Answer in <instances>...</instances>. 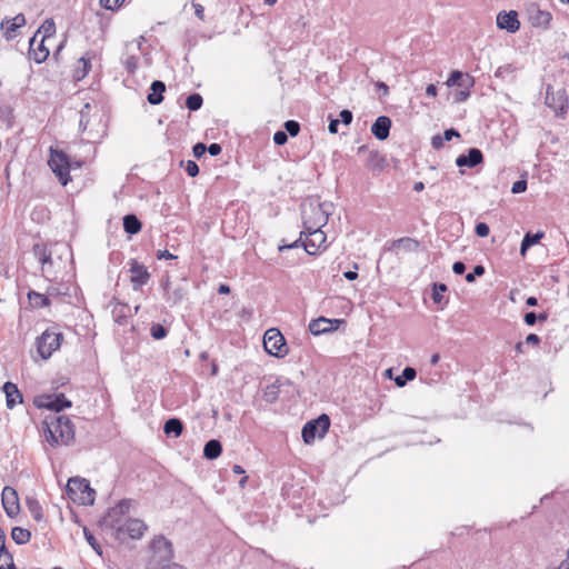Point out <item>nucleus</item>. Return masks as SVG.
<instances>
[{"instance_id": "obj_20", "label": "nucleus", "mask_w": 569, "mask_h": 569, "mask_svg": "<svg viewBox=\"0 0 569 569\" xmlns=\"http://www.w3.org/2000/svg\"><path fill=\"white\" fill-rule=\"evenodd\" d=\"M391 120L386 116H380L371 126V132L378 140H386L389 137Z\"/></svg>"}, {"instance_id": "obj_10", "label": "nucleus", "mask_w": 569, "mask_h": 569, "mask_svg": "<svg viewBox=\"0 0 569 569\" xmlns=\"http://www.w3.org/2000/svg\"><path fill=\"white\" fill-rule=\"evenodd\" d=\"M34 405L38 408H44L54 411L57 415L61 410L71 407V402L63 393L56 395H41L34 399Z\"/></svg>"}, {"instance_id": "obj_11", "label": "nucleus", "mask_w": 569, "mask_h": 569, "mask_svg": "<svg viewBox=\"0 0 569 569\" xmlns=\"http://www.w3.org/2000/svg\"><path fill=\"white\" fill-rule=\"evenodd\" d=\"M54 43H50L44 39L38 38V36H33L30 40L29 46V57L37 63L44 62L49 54L50 49Z\"/></svg>"}, {"instance_id": "obj_57", "label": "nucleus", "mask_w": 569, "mask_h": 569, "mask_svg": "<svg viewBox=\"0 0 569 569\" xmlns=\"http://www.w3.org/2000/svg\"><path fill=\"white\" fill-rule=\"evenodd\" d=\"M338 124H339V120L338 119H333L330 121L329 123V131L330 133H337L338 132Z\"/></svg>"}, {"instance_id": "obj_48", "label": "nucleus", "mask_w": 569, "mask_h": 569, "mask_svg": "<svg viewBox=\"0 0 569 569\" xmlns=\"http://www.w3.org/2000/svg\"><path fill=\"white\" fill-rule=\"evenodd\" d=\"M352 118H353V116H352V112H351L350 110H347V109H346V110H342V111L340 112V119H341V121H342L346 126H348V124H350V123H351Z\"/></svg>"}, {"instance_id": "obj_16", "label": "nucleus", "mask_w": 569, "mask_h": 569, "mask_svg": "<svg viewBox=\"0 0 569 569\" xmlns=\"http://www.w3.org/2000/svg\"><path fill=\"white\" fill-rule=\"evenodd\" d=\"M26 24V18L22 13H18L13 18H6L1 21L0 29L7 40L17 37V31Z\"/></svg>"}, {"instance_id": "obj_46", "label": "nucleus", "mask_w": 569, "mask_h": 569, "mask_svg": "<svg viewBox=\"0 0 569 569\" xmlns=\"http://www.w3.org/2000/svg\"><path fill=\"white\" fill-rule=\"evenodd\" d=\"M526 189H527V182L525 180H519L512 184L511 191L513 193H521V192L526 191Z\"/></svg>"}, {"instance_id": "obj_38", "label": "nucleus", "mask_w": 569, "mask_h": 569, "mask_svg": "<svg viewBox=\"0 0 569 569\" xmlns=\"http://www.w3.org/2000/svg\"><path fill=\"white\" fill-rule=\"evenodd\" d=\"M124 0H100V4L106 10L114 11L121 7Z\"/></svg>"}, {"instance_id": "obj_64", "label": "nucleus", "mask_w": 569, "mask_h": 569, "mask_svg": "<svg viewBox=\"0 0 569 569\" xmlns=\"http://www.w3.org/2000/svg\"><path fill=\"white\" fill-rule=\"evenodd\" d=\"M423 188H425V184H423V182H421V181L416 182V183H415V186H413V190H415L416 192H420V191H422V190H423Z\"/></svg>"}, {"instance_id": "obj_24", "label": "nucleus", "mask_w": 569, "mask_h": 569, "mask_svg": "<svg viewBox=\"0 0 569 569\" xmlns=\"http://www.w3.org/2000/svg\"><path fill=\"white\" fill-rule=\"evenodd\" d=\"M166 91V84L156 80L151 83V92L148 94V102L151 104H159L163 100V92Z\"/></svg>"}, {"instance_id": "obj_3", "label": "nucleus", "mask_w": 569, "mask_h": 569, "mask_svg": "<svg viewBox=\"0 0 569 569\" xmlns=\"http://www.w3.org/2000/svg\"><path fill=\"white\" fill-rule=\"evenodd\" d=\"M317 221L310 223L309 230H303L300 233V240H302V246L308 254H317L326 249V233L321 230V228L327 223V217L323 210H317Z\"/></svg>"}, {"instance_id": "obj_52", "label": "nucleus", "mask_w": 569, "mask_h": 569, "mask_svg": "<svg viewBox=\"0 0 569 569\" xmlns=\"http://www.w3.org/2000/svg\"><path fill=\"white\" fill-rule=\"evenodd\" d=\"M540 342V338L536 333H530L526 338V343L531 346H538Z\"/></svg>"}, {"instance_id": "obj_63", "label": "nucleus", "mask_w": 569, "mask_h": 569, "mask_svg": "<svg viewBox=\"0 0 569 569\" xmlns=\"http://www.w3.org/2000/svg\"><path fill=\"white\" fill-rule=\"evenodd\" d=\"M162 569H183V567L178 563L172 562V563L163 566Z\"/></svg>"}, {"instance_id": "obj_25", "label": "nucleus", "mask_w": 569, "mask_h": 569, "mask_svg": "<svg viewBox=\"0 0 569 569\" xmlns=\"http://www.w3.org/2000/svg\"><path fill=\"white\" fill-rule=\"evenodd\" d=\"M28 300L30 306L34 309L46 308L49 307L51 303L50 299L47 296L36 291L28 292Z\"/></svg>"}, {"instance_id": "obj_33", "label": "nucleus", "mask_w": 569, "mask_h": 569, "mask_svg": "<svg viewBox=\"0 0 569 569\" xmlns=\"http://www.w3.org/2000/svg\"><path fill=\"white\" fill-rule=\"evenodd\" d=\"M317 210H322L319 206L316 207H309L308 210L303 211V227L305 230H309V227H311L310 223H315L317 221Z\"/></svg>"}, {"instance_id": "obj_60", "label": "nucleus", "mask_w": 569, "mask_h": 569, "mask_svg": "<svg viewBox=\"0 0 569 569\" xmlns=\"http://www.w3.org/2000/svg\"><path fill=\"white\" fill-rule=\"evenodd\" d=\"M218 292L220 295H228L230 292V287L228 284H220L218 288Z\"/></svg>"}, {"instance_id": "obj_58", "label": "nucleus", "mask_w": 569, "mask_h": 569, "mask_svg": "<svg viewBox=\"0 0 569 569\" xmlns=\"http://www.w3.org/2000/svg\"><path fill=\"white\" fill-rule=\"evenodd\" d=\"M469 97V91H459L456 96V101L457 102H462L465 101L467 98Z\"/></svg>"}, {"instance_id": "obj_4", "label": "nucleus", "mask_w": 569, "mask_h": 569, "mask_svg": "<svg viewBox=\"0 0 569 569\" xmlns=\"http://www.w3.org/2000/svg\"><path fill=\"white\" fill-rule=\"evenodd\" d=\"M63 341V333L57 328L46 329L36 339V348L42 360H48L56 351H58Z\"/></svg>"}, {"instance_id": "obj_17", "label": "nucleus", "mask_w": 569, "mask_h": 569, "mask_svg": "<svg viewBox=\"0 0 569 569\" xmlns=\"http://www.w3.org/2000/svg\"><path fill=\"white\" fill-rule=\"evenodd\" d=\"M94 57H96L94 52L88 51V52H86V54L83 57H81L77 61V63L73 68V71H72V77L76 81H80L88 76V73L91 70V61H92V59H94Z\"/></svg>"}, {"instance_id": "obj_56", "label": "nucleus", "mask_w": 569, "mask_h": 569, "mask_svg": "<svg viewBox=\"0 0 569 569\" xmlns=\"http://www.w3.org/2000/svg\"><path fill=\"white\" fill-rule=\"evenodd\" d=\"M426 93L427 96L431 97V98H436L437 97V87L435 84H428L427 88H426Z\"/></svg>"}, {"instance_id": "obj_6", "label": "nucleus", "mask_w": 569, "mask_h": 569, "mask_svg": "<svg viewBox=\"0 0 569 569\" xmlns=\"http://www.w3.org/2000/svg\"><path fill=\"white\" fill-rule=\"evenodd\" d=\"M68 497L77 505L88 506L94 501V490L87 479L74 477L67 483Z\"/></svg>"}, {"instance_id": "obj_40", "label": "nucleus", "mask_w": 569, "mask_h": 569, "mask_svg": "<svg viewBox=\"0 0 569 569\" xmlns=\"http://www.w3.org/2000/svg\"><path fill=\"white\" fill-rule=\"evenodd\" d=\"M537 319L545 321L547 319V316L545 313L537 316L535 312H528L525 315V322L528 326H533Z\"/></svg>"}, {"instance_id": "obj_41", "label": "nucleus", "mask_w": 569, "mask_h": 569, "mask_svg": "<svg viewBox=\"0 0 569 569\" xmlns=\"http://www.w3.org/2000/svg\"><path fill=\"white\" fill-rule=\"evenodd\" d=\"M184 170H186V172H187L190 177H196V176H198V173H199V167H198V164H197L194 161H192V160H188V161L186 162Z\"/></svg>"}, {"instance_id": "obj_9", "label": "nucleus", "mask_w": 569, "mask_h": 569, "mask_svg": "<svg viewBox=\"0 0 569 569\" xmlns=\"http://www.w3.org/2000/svg\"><path fill=\"white\" fill-rule=\"evenodd\" d=\"M545 102L557 116H563L568 109V96L566 89L560 88L555 90L552 86H547Z\"/></svg>"}, {"instance_id": "obj_19", "label": "nucleus", "mask_w": 569, "mask_h": 569, "mask_svg": "<svg viewBox=\"0 0 569 569\" xmlns=\"http://www.w3.org/2000/svg\"><path fill=\"white\" fill-rule=\"evenodd\" d=\"M3 392L6 395V403L9 409L22 403L23 397L16 383L10 381L6 382L3 385Z\"/></svg>"}, {"instance_id": "obj_34", "label": "nucleus", "mask_w": 569, "mask_h": 569, "mask_svg": "<svg viewBox=\"0 0 569 569\" xmlns=\"http://www.w3.org/2000/svg\"><path fill=\"white\" fill-rule=\"evenodd\" d=\"M0 569H17L13 557L7 548H3L2 551H0Z\"/></svg>"}, {"instance_id": "obj_2", "label": "nucleus", "mask_w": 569, "mask_h": 569, "mask_svg": "<svg viewBox=\"0 0 569 569\" xmlns=\"http://www.w3.org/2000/svg\"><path fill=\"white\" fill-rule=\"evenodd\" d=\"M43 431L52 447L67 446L74 439V426L67 416H48L43 421Z\"/></svg>"}, {"instance_id": "obj_59", "label": "nucleus", "mask_w": 569, "mask_h": 569, "mask_svg": "<svg viewBox=\"0 0 569 569\" xmlns=\"http://www.w3.org/2000/svg\"><path fill=\"white\" fill-rule=\"evenodd\" d=\"M443 140H445V139H442V138H440V137H433V138H432V146H433L435 148H441V147L443 146Z\"/></svg>"}, {"instance_id": "obj_55", "label": "nucleus", "mask_w": 569, "mask_h": 569, "mask_svg": "<svg viewBox=\"0 0 569 569\" xmlns=\"http://www.w3.org/2000/svg\"><path fill=\"white\" fill-rule=\"evenodd\" d=\"M452 137H460V134L455 129H448V130L445 131L443 139L446 141H450L452 139Z\"/></svg>"}, {"instance_id": "obj_42", "label": "nucleus", "mask_w": 569, "mask_h": 569, "mask_svg": "<svg viewBox=\"0 0 569 569\" xmlns=\"http://www.w3.org/2000/svg\"><path fill=\"white\" fill-rule=\"evenodd\" d=\"M475 230H476V234L481 238L489 236V232H490L489 226L485 222L477 223Z\"/></svg>"}, {"instance_id": "obj_53", "label": "nucleus", "mask_w": 569, "mask_h": 569, "mask_svg": "<svg viewBox=\"0 0 569 569\" xmlns=\"http://www.w3.org/2000/svg\"><path fill=\"white\" fill-rule=\"evenodd\" d=\"M39 260H40V262H41L42 264L51 263V256H50V253H48V252L46 251V249H44V248H42V249H41Z\"/></svg>"}, {"instance_id": "obj_43", "label": "nucleus", "mask_w": 569, "mask_h": 569, "mask_svg": "<svg viewBox=\"0 0 569 569\" xmlns=\"http://www.w3.org/2000/svg\"><path fill=\"white\" fill-rule=\"evenodd\" d=\"M151 335L154 339H162L166 337L167 330L162 326L157 325L151 328Z\"/></svg>"}, {"instance_id": "obj_14", "label": "nucleus", "mask_w": 569, "mask_h": 569, "mask_svg": "<svg viewBox=\"0 0 569 569\" xmlns=\"http://www.w3.org/2000/svg\"><path fill=\"white\" fill-rule=\"evenodd\" d=\"M150 549L152 551V558L156 561L168 560L172 557V545L163 536L156 537L150 542Z\"/></svg>"}, {"instance_id": "obj_1", "label": "nucleus", "mask_w": 569, "mask_h": 569, "mask_svg": "<svg viewBox=\"0 0 569 569\" xmlns=\"http://www.w3.org/2000/svg\"><path fill=\"white\" fill-rule=\"evenodd\" d=\"M128 507L123 503H119L114 508L110 509L103 519V526L109 529L118 540L140 539L146 530L147 525L134 518L126 516Z\"/></svg>"}, {"instance_id": "obj_50", "label": "nucleus", "mask_w": 569, "mask_h": 569, "mask_svg": "<svg viewBox=\"0 0 569 569\" xmlns=\"http://www.w3.org/2000/svg\"><path fill=\"white\" fill-rule=\"evenodd\" d=\"M207 150L211 156H218L221 153L222 148L219 143H211Z\"/></svg>"}, {"instance_id": "obj_62", "label": "nucleus", "mask_w": 569, "mask_h": 569, "mask_svg": "<svg viewBox=\"0 0 569 569\" xmlns=\"http://www.w3.org/2000/svg\"><path fill=\"white\" fill-rule=\"evenodd\" d=\"M232 471L237 475H244V469L240 465H234Z\"/></svg>"}, {"instance_id": "obj_35", "label": "nucleus", "mask_w": 569, "mask_h": 569, "mask_svg": "<svg viewBox=\"0 0 569 569\" xmlns=\"http://www.w3.org/2000/svg\"><path fill=\"white\" fill-rule=\"evenodd\" d=\"M202 97L199 93L190 94L186 100V106L189 110L196 111L202 106Z\"/></svg>"}, {"instance_id": "obj_15", "label": "nucleus", "mask_w": 569, "mask_h": 569, "mask_svg": "<svg viewBox=\"0 0 569 569\" xmlns=\"http://www.w3.org/2000/svg\"><path fill=\"white\" fill-rule=\"evenodd\" d=\"M130 281L133 286L134 290L140 289L150 280V273L148 269L139 263L137 260L132 259L130 261Z\"/></svg>"}, {"instance_id": "obj_44", "label": "nucleus", "mask_w": 569, "mask_h": 569, "mask_svg": "<svg viewBox=\"0 0 569 569\" xmlns=\"http://www.w3.org/2000/svg\"><path fill=\"white\" fill-rule=\"evenodd\" d=\"M485 273V268L482 266H476L473 272H470L466 276L467 282H473L476 276H482Z\"/></svg>"}, {"instance_id": "obj_26", "label": "nucleus", "mask_w": 569, "mask_h": 569, "mask_svg": "<svg viewBox=\"0 0 569 569\" xmlns=\"http://www.w3.org/2000/svg\"><path fill=\"white\" fill-rule=\"evenodd\" d=\"M222 452V446L218 440H209L203 448V456L207 459H217Z\"/></svg>"}, {"instance_id": "obj_61", "label": "nucleus", "mask_w": 569, "mask_h": 569, "mask_svg": "<svg viewBox=\"0 0 569 569\" xmlns=\"http://www.w3.org/2000/svg\"><path fill=\"white\" fill-rule=\"evenodd\" d=\"M343 276L348 280H356L358 278V273L356 271H347Z\"/></svg>"}, {"instance_id": "obj_18", "label": "nucleus", "mask_w": 569, "mask_h": 569, "mask_svg": "<svg viewBox=\"0 0 569 569\" xmlns=\"http://www.w3.org/2000/svg\"><path fill=\"white\" fill-rule=\"evenodd\" d=\"M497 26L509 32H516L520 28L518 13L516 11L500 12L497 17Z\"/></svg>"}, {"instance_id": "obj_27", "label": "nucleus", "mask_w": 569, "mask_h": 569, "mask_svg": "<svg viewBox=\"0 0 569 569\" xmlns=\"http://www.w3.org/2000/svg\"><path fill=\"white\" fill-rule=\"evenodd\" d=\"M166 435H173L176 438L180 437L183 432V425L180 419L171 418L166 421L163 426Z\"/></svg>"}, {"instance_id": "obj_21", "label": "nucleus", "mask_w": 569, "mask_h": 569, "mask_svg": "<svg viewBox=\"0 0 569 569\" xmlns=\"http://www.w3.org/2000/svg\"><path fill=\"white\" fill-rule=\"evenodd\" d=\"M483 161L482 152L477 148H471L468 151V154H461L457 158L456 164L458 167H469L473 168L477 164H480Z\"/></svg>"}, {"instance_id": "obj_32", "label": "nucleus", "mask_w": 569, "mask_h": 569, "mask_svg": "<svg viewBox=\"0 0 569 569\" xmlns=\"http://www.w3.org/2000/svg\"><path fill=\"white\" fill-rule=\"evenodd\" d=\"M417 376V372L411 367H406L400 376L395 379V382L398 387H403L407 381L413 380Z\"/></svg>"}, {"instance_id": "obj_12", "label": "nucleus", "mask_w": 569, "mask_h": 569, "mask_svg": "<svg viewBox=\"0 0 569 569\" xmlns=\"http://www.w3.org/2000/svg\"><path fill=\"white\" fill-rule=\"evenodd\" d=\"M343 323V319H328L325 317H319L310 321L309 330L313 336H319L333 332Z\"/></svg>"}, {"instance_id": "obj_29", "label": "nucleus", "mask_w": 569, "mask_h": 569, "mask_svg": "<svg viewBox=\"0 0 569 569\" xmlns=\"http://www.w3.org/2000/svg\"><path fill=\"white\" fill-rule=\"evenodd\" d=\"M11 538L18 545L28 543L31 539V532L22 527H14L11 530Z\"/></svg>"}, {"instance_id": "obj_7", "label": "nucleus", "mask_w": 569, "mask_h": 569, "mask_svg": "<svg viewBox=\"0 0 569 569\" xmlns=\"http://www.w3.org/2000/svg\"><path fill=\"white\" fill-rule=\"evenodd\" d=\"M263 348L266 352L277 358H284L289 352L286 339L277 328H270L264 332Z\"/></svg>"}, {"instance_id": "obj_47", "label": "nucleus", "mask_w": 569, "mask_h": 569, "mask_svg": "<svg viewBox=\"0 0 569 569\" xmlns=\"http://www.w3.org/2000/svg\"><path fill=\"white\" fill-rule=\"evenodd\" d=\"M206 150H207L206 144L199 142V143L194 144L192 152L196 158H201L204 154Z\"/></svg>"}, {"instance_id": "obj_13", "label": "nucleus", "mask_w": 569, "mask_h": 569, "mask_svg": "<svg viewBox=\"0 0 569 569\" xmlns=\"http://www.w3.org/2000/svg\"><path fill=\"white\" fill-rule=\"evenodd\" d=\"M2 507L8 517L14 518L20 512L18 492L12 487L6 486L1 495Z\"/></svg>"}, {"instance_id": "obj_5", "label": "nucleus", "mask_w": 569, "mask_h": 569, "mask_svg": "<svg viewBox=\"0 0 569 569\" xmlns=\"http://www.w3.org/2000/svg\"><path fill=\"white\" fill-rule=\"evenodd\" d=\"M48 166L62 186H67L71 181V162L64 151L50 147Z\"/></svg>"}, {"instance_id": "obj_31", "label": "nucleus", "mask_w": 569, "mask_h": 569, "mask_svg": "<svg viewBox=\"0 0 569 569\" xmlns=\"http://www.w3.org/2000/svg\"><path fill=\"white\" fill-rule=\"evenodd\" d=\"M542 237H543L542 232L536 233V234L527 233L523 237L522 242H521V248H520L521 254H525L527 249L530 248L531 246L537 244Z\"/></svg>"}, {"instance_id": "obj_8", "label": "nucleus", "mask_w": 569, "mask_h": 569, "mask_svg": "<svg viewBox=\"0 0 569 569\" xmlns=\"http://www.w3.org/2000/svg\"><path fill=\"white\" fill-rule=\"evenodd\" d=\"M330 428V418L322 413L317 419L308 421L302 428V439L305 443L311 445L319 438L322 439Z\"/></svg>"}, {"instance_id": "obj_51", "label": "nucleus", "mask_w": 569, "mask_h": 569, "mask_svg": "<svg viewBox=\"0 0 569 569\" xmlns=\"http://www.w3.org/2000/svg\"><path fill=\"white\" fill-rule=\"evenodd\" d=\"M452 270L456 274H462L466 270V266L463 262L461 261H457L453 263L452 266Z\"/></svg>"}, {"instance_id": "obj_39", "label": "nucleus", "mask_w": 569, "mask_h": 569, "mask_svg": "<svg viewBox=\"0 0 569 569\" xmlns=\"http://www.w3.org/2000/svg\"><path fill=\"white\" fill-rule=\"evenodd\" d=\"M284 128L291 137L298 136V133L300 131V124L295 120L286 121Z\"/></svg>"}, {"instance_id": "obj_30", "label": "nucleus", "mask_w": 569, "mask_h": 569, "mask_svg": "<svg viewBox=\"0 0 569 569\" xmlns=\"http://www.w3.org/2000/svg\"><path fill=\"white\" fill-rule=\"evenodd\" d=\"M27 508L36 521H40L43 518L42 508L38 500L27 499Z\"/></svg>"}, {"instance_id": "obj_28", "label": "nucleus", "mask_w": 569, "mask_h": 569, "mask_svg": "<svg viewBox=\"0 0 569 569\" xmlns=\"http://www.w3.org/2000/svg\"><path fill=\"white\" fill-rule=\"evenodd\" d=\"M142 228L141 222L134 214H127L123 218V229L129 234H137Z\"/></svg>"}, {"instance_id": "obj_23", "label": "nucleus", "mask_w": 569, "mask_h": 569, "mask_svg": "<svg viewBox=\"0 0 569 569\" xmlns=\"http://www.w3.org/2000/svg\"><path fill=\"white\" fill-rule=\"evenodd\" d=\"M34 36L50 41V43H56V24L53 20H46Z\"/></svg>"}, {"instance_id": "obj_36", "label": "nucleus", "mask_w": 569, "mask_h": 569, "mask_svg": "<svg viewBox=\"0 0 569 569\" xmlns=\"http://www.w3.org/2000/svg\"><path fill=\"white\" fill-rule=\"evenodd\" d=\"M84 537H86L87 542L92 547V549L99 556H102V548H101V546L99 545V542L97 541L94 536L88 529H84Z\"/></svg>"}, {"instance_id": "obj_49", "label": "nucleus", "mask_w": 569, "mask_h": 569, "mask_svg": "<svg viewBox=\"0 0 569 569\" xmlns=\"http://www.w3.org/2000/svg\"><path fill=\"white\" fill-rule=\"evenodd\" d=\"M157 259L173 260V259H177V256L170 253L168 250H158Z\"/></svg>"}, {"instance_id": "obj_37", "label": "nucleus", "mask_w": 569, "mask_h": 569, "mask_svg": "<svg viewBox=\"0 0 569 569\" xmlns=\"http://www.w3.org/2000/svg\"><path fill=\"white\" fill-rule=\"evenodd\" d=\"M447 291V286L443 284V283H436L433 286V292H432V300L436 302V303H439L441 302L442 300V295Z\"/></svg>"}, {"instance_id": "obj_22", "label": "nucleus", "mask_w": 569, "mask_h": 569, "mask_svg": "<svg viewBox=\"0 0 569 569\" xmlns=\"http://www.w3.org/2000/svg\"><path fill=\"white\" fill-rule=\"evenodd\" d=\"M446 83L448 87L458 86L470 88L473 83V80L469 74H463L461 71L456 70L450 73Z\"/></svg>"}, {"instance_id": "obj_54", "label": "nucleus", "mask_w": 569, "mask_h": 569, "mask_svg": "<svg viewBox=\"0 0 569 569\" xmlns=\"http://www.w3.org/2000/svg\"><path fill=\"white\" fill-rule=\"evenodd\" d=\"M193 7H194V13H196V16H197L201 21H203V20H204V9H203V7H202L201 4H199V3H194V4H193Z\"/></svg>"}, {"instance_id": "obj_45", "label": "nucleus", "mask_w": 569, "mask_h": 569, "mask_svg": "<svg viewBox=\"0 0 569 569\" xmlns=\"http://www.w3.org/2000/svg\"><path fill=\"white\" fill-rule=\"evenodd\" d=\"M287 140H288V136L284 131H277L273 134V141L278 146L284 144L287 142Z\"/></svg>"}]
</instances>
